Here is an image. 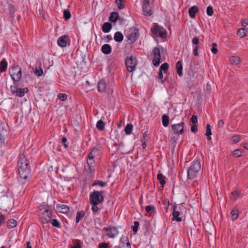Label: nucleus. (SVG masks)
<instances>
[{"instance_id": "obj_26", "label": "nucleus", "mask_w": 248, "mask_h": 248, "mask_svg": "<svg viewBox=\"0 0 248 248\" xmlns=\"http://www.w3.org/2000/svg\"><path fill=\"white\" fill-rule=\"evenodd\" d=\"M229 61L232 64L237 65L240 62V58L239 57L233 56L230 58Z\"/></svg>"}, {"instance_id": "obj_21", "label": "nucleus", "mask_w": 248, "mask_h": 248, "mask_svg": "<svg viewBox=\"0 0 248 248\" xmlns=\"http://www.w3.org/2000/svg\"><path fill=\"white\" fill-rule=\"evenodd\" d=\"M57 208L60 212L63 214L67 213L69 210V207L63 204L58 205Z\"/></svg>"}, {"instance_id": "obj_62", "label": "nucleus", "mask_w": 248, "mask_h": 248, "mask_svg": "<svg viewBox=\"0 0 248 248\" xmlns=\"http://www.w3.org/2000/svg\"><path fill=\"white\" fill-rule=\"evenodd\" d=\"M105 39L106 40V42H108L112 39V36L110 35H107Z\"/></svg>"}, {"instance_id": "obj_23", "label": "nucleus", "mask_w": 248, "mask_h": 248, "mask_svg": "<svg viewBox=\"0 0 248 248\" xmlns=\"http://www.w3.org/2000/svg\"><path fill=\"white\" fill-rule=\"evenodd\" d=\"M112 28L111 24L109 22H105L102 26V31L105 33L108 32Z\"/></svg>"}, {"instance_id": "obj_40", "label": "nucleus", "mask_w": 248, "mask_h": 248, "mask_svg": "<svg viewBox=\"0 0 248 248\" xmlns=\"http://www.w3.org/2000/svg\"><path fill=\"white\" fill-rule=\"evenodd\" d=\"M51 224L57 228H61V224L59 222V221L56 219H51L50 221Z\"/></svg>"}, {"instance_id": "obj_24", "label": "nucleus", "mask_w": 248, "mask_h": 248, "mask_svg": "<svg viewBox=\"0 0 248 248\" xmlns=\"http://www.w3.org/2000/svg\"><path fill=\"white\" fill-rule=\"evenodd\" d=\"M114 39L117 42H121L124 39V35L121 32L117 31L114 34Z\"/></svg>"}, {"instance_id": "obj_35", "label": "nucleus", "mask_w": 248, "mask_h": 248, "mask_svg": "<svg viewBox=\"0 0 248 248\" xmlns=\"http://www.w3.org/2000/svg\"><path fill=\"white\" fill-rule=\"evenodd\" d=\"M162 124L164 126L167 127L169 124V117L168 115H164L162 116Z\"/></svg>"}, {"instance_id": "obj_20", "label": "nucleus", "mask_w": 248, "mask_h": 248, "mask_svg": "<svg viewBox=\"0 0 248 248\" xmlns=\"http://www.w3.org/2000/svg\"><path fill=\"white\" fill-rule=\"evenodd\" d=\"M101 51L105 54H109L111 52V47L108 44H105L102 46Z\"/></svg>"}, {"instance_id": "obj_16", "label": "nucleus", "mask_w": 248, "mask_h": 248, "mask_svg": "<svg viewBox=\"0 0 248 248\" xmlns=\"http://www.w3.org/2000/svg\"><path fill=\"white\" fill-rule=\"evenodd\" d=\"M107 84L104 79L100 80L97 84V90L100 93H105L107 91Z\"/></svg>"}, {"instance_id": "obj_49", "label": "nucleus", "mask_w": 248, "mask_h": 248, "mask_svg": "<svg viewBox=\"0 0 248 248\" xmlns=\"http://www.w3.org/2000/svg\"><path fill=\"white\" fill-rule=\"evenodd\" d=\"M207 14L209 16H212L214 13V10L212 6H209L207 8Z\"/></svg>"}, {"instance_id": "obj_37", "label": "nucleus", "mask_w": 248, "mask_h": 248, "mask_svg": "<svg viewBox=\"0 0 248 248\" xmlns=\"http://www.w3.org/2000/svg\"><path fill=\"white\" fill-rule=\"evenodd\" d=\"M206 132L205 133V135L206 136L208 137L207 139L208 140H211V137L210 136L212 135V132L211 129V126L210 124H208L206 126Z\"/></svg>"}, {"instance_id": "obj_29", "label": "nucleus", "mask_w": 248, "mask_h": 248, "mask_svg": "<svg viewBox=\"0 0 248 248\" xmlns=\"http://www.w3.org/2000/svg\"><path fill=\"white\" fill-rule=\"evenodd\" d=\"M177 72L179 76L181 77L183 75V66L180 61H178L176 64Z\"/></svg>"}, {"instance_id": "obj_15", "label": "nucleus", "mask_w": 248, "mask_h": 248, "mask_svg": "<svg viewBox=\"0 0 248 248\" xmlns=\"http://www.w3.org/2000/svg\"><path fill=\"white\" fill-rule=\"evenodd\" d=\"M119 245L121 248H131V244L127 236H122Z\"/></svg>"}, {"instance_id": "obj_61", "label": "nucleus", "mask_w": 248, "mask_h": 248, "mask_svg": "<svg viewBox=\"0 0 248 248\" xmlns=\"http://www.w3.org/2000/svg\"><path fill=\"white\" fill-rule=\"evenodd\" d=\"M5 220V216L3 215H0V226Z\"/></svg>"}, {"instance_id": "obj_44", "label": "nucleus", "mask_w": 248, "mask_h": 248, "mask_svg": "<svg viewBox=\"0 0 248 248\" xmlns=\"http://www.w3.org/2000/svg\"><path fill=\"white\" fill-rule=\"evenodd\" d=\"M115 2L118 4V8L120 10H121L124 7L123 0H115Z\"/></svg>"}, {"instance_id": "obj_32", "label": "nucleus", "mask_w": 248, "mask_h": 248, "mask_svg": "<svg viewBox=\"0 0 248 248\" xmlns=\"http://www.w3.org/2000/svg\"><path fill=\"white\" fill-rule=\"evenodd\" d=\"M17 225L16 221L14 219H10L7 221V226L9 228H13Z\"/></svg>"}, {"instance_id": "obj_34", "label": "nucleus", "mask_w": 248, "mask_h": 248, "mask_svg": "<svg viewBox=\"0 0 248 248\" xmlns=\"http://www.w3.org/2000/svg\"><path fill=\"white\" fill-rule=\"evenodd\" d=\"M232 220H234L237 218L239 215V211L237 209H233L231 212Z\"/></svg>"}, {"instance_id": "obj_1", "label": "nucleus", "mask_w": 248, "mask_h": 248, "mask_svg": "<svg viewBox=\"0 0 248 248\" xmlns=\"http://www.w3.org/2000/svg\"><path fill=\"white\" fill-rule=\"evenodd\" d=\"M17 166L20 182L22 185H25L31 177V171L30 161L24 154L19 155Z\"/></svg>"}, {"instance_id": "obj_56", "label": "nucleus", "mask_w": 248, "mask_h": 248, "mask_svg": "<svg viewBox=\"0 0 248 248\" xmlns=\"http://www.w3.org/2000/svg\"><path fill=\"white\" fill-rule=\"evenodd\" d=\"M191 120L192 123L194 124L198 123L197 117L195 115H193L192 116Z\"/></svg>"}, {"instance_id": "obj_22", "label": "nucleus", "mask_w": 248, "mask_h": 248, "mask_svg": "<svg viewBox=\"0 0 248 248\" xmlns=\"http://www.w3.org/2000/svg\"><path fill=\"white\" fill-rule=\"evenodd\" d=\"M6 130L2 129L0 132V146H2L5 144V134Z\"/></svg>"}, {"instance_id": "obj_10", "label": "nucleus", "mask_w": 248, "mask_h": 248, "mask_svg": "<svg viewBox=\"0 0 248 248\" xmlns=\"http://www.w3.org/2000/svg\"><path fill=\"white\" fill-rule=\"evenodd\" d=\"M45 209V211L42 212V217L41 221L43 223H47L49 222L52 218V209L51 208Z\"/></svg>"}, {"instance_id": "obj_54", "label": "nucleus", "mask_w": 248, "mask_h": 248, "mask_svg": "<svg viewBox=\"0 0 248 248\" xmlns=\"http://www.w3.org/2000/svg\"><path fill=\"white\" fill-rule=\"evenodd\" d=\"M109 247L108 244L105 242L100 243L98 246V248H108Z\"/></svg>"}, {"instance_id": "obj_43", "label": "nucleus", "mask_w": 248, "mask_h": 248, "mask_svg": "<svg viewBox=\"0 0 248 248\" xmlns=\"http://www.w3.org/2000/svg\"><path fill=\"white\" fill-rule=\"evenodd\" d=\"M63 17L65 20H68L71 17V13L68 10H65L63 12Z\"/></svg>"}, {"instance_id": "obj_30", "label": "nucleus", "mask_w": 248, "mask_h": 248, "mask_svg": "<svg viewBox=\"0 0 248 248\" xmlns=\"http://www.w3.org/2000/svg\"><path fill=\"white\" fill-rule=\"evenodd\" d=\"M145 211L146 212H147L150 216L152 214H154L155 213V207L154 206H152V205H148V206H147L146 207H145Z\"/></svg>"}, {"instance_id": "obj_60", "label": "nucleus", "mask_w": 248, "mask_h": 248, "mask_svg": "<svg viewBox=\"0 0 248 248\" xmlns=\"http://www.w3.org/2000/svg\"><path fill=\"white\" fill-rule=\"evenodd\" d=\"M232 195L233 196H234V199H235L239 195V192L237 191H233L232 192Z\"/></svg>"}, {"instance_id": "obj_64", "label": "nucleus", "mask_w": 248, "mask_h": 248, "mask_svg": "<svg viewBox=\"0 0 248 248\" xmlns=\"http://www.w3.org/2000/svg\"><path fill=\"white\" fill-rule=\"evenodd\" d=\"M70 248H81V245L80 243H77L73 247H71Z\"/></svg>"}, {"instance_id": "obj_8", "label": "nucleus", "mask_w": 248, "mask_h": 248, "mask_svg": "<svg viewBox=\"0 0 248 248\" xmlns=\"http://www.w3.org/2000/svg\"><path fill=\"white\" fill-rule=\"evenodd\" d=\"M152 54L154 55V59L152 62L155 66H158L160 63V51L158 47H155L152 51Z\"/></svg>"}, {"instance_id": "obj_4", "label": "nucleus", "mask_w": 248, "mask_h": 248, "mask_svg": "<svg viewBox=\"0 0 248 248\" xmlns=\"http://www.w3.org/2000/svg\"><path fill=\"white\" fill-rule=\"evenodd\" d=\"M12 79L16 82L20 81L22 77V70L21 67L19 66H15L12 67L9 71Z\"/></svg>"}, {"instance_id": "obj_51", "label": "nucleus", "mask_w": 248, "mask_h": 248, "mask_svg": "<svg viewBox=\"0 0 248 248\" xmlns=\"http://www.w3.org/2000/svg\"><path fill=\"white\" fill-rule=\"evenodd\" d=\"M96 185H98L100 186L103 187V186H106L107 183L106 182H103L102 181H97L96 182H94L93 184V186H95Z\"/></svg>"}, {"instance_id": "obj_7", "label": "nucleus", "mask_w": 248, "mask_h": 248, "mask_svg": "<svg viewBox=\"0 0 248 248\" xmlns=\"http://www.w3.org/2000/svg\"><path fill=\"white\" fill-rule=\"evenodd\" d=\"M153 33L164 38L166 37V31L162 27L158 25H154V27L151 29Z\"/></svg>"}, {"instance_id": "obj_58", "label": "nucleus", "mask_w": 248, "mask_h": 248, "mask_svg": "<svg viewBox=\"0 0 248 248\" xmlns=\"http://www.w3.org/2000/svg\"><path fill=\"white\" fill-rule=\"evenodd\" d=\"M191 130L192 132L195 133L198 130L197 126L196 124H193L191 126Z\"/></svg>"}, {"instance_id": "obj_6", "label": "nucleus", "mask_w": 248, "mask_h": 248, "mask_svg": "<svg viewBox=\"0 0 248 248\" xmlns=\"http://www.w3.org/2000/svg\"><path fill=\"white\" fill-rule=\"evenodd\" d=\"M125 63L127 70L129 72H132L136 68L137 64V59L132 55L127 56L125 60Z\"/></svg>"}, {"instance_id": "obj_13", "label": "nucleus", "mask_w": 248, "mask_h": 248, "mask_svg": "<svg viewBox=\"0 0 248 248\" xmlns=\"http://www.w3.org/2000/svg\"><path fill=\"white\" fill-rule=\"evenodd\" d=\"M142 11L143 14L146 16H151L153 14L152 11L150 7V2L148 0H144L142 4Z\"/></svg>"}, {"instance_id": "obj_11", "label": "nucleus", "mask_w": 248, "mask_h": 248, "mask_svg": "<svg viewBox=\"0 0 248 248\" xmlns=\"http://www.w3.org/2000/svg\"><path fill=\"white\" fill-rule=\"evenodd\" d=\"M184 122H181L177 124H172L171 128L173 132V134H182L184 133Z\"/></svg>"}, {"instance_id": "obj_25", "label": "nucleus", "mask_w": 248, "mask_h": 248, "mask_svg": "<svg viewBox=\"0 0 248 248\" xmlns=\"http://www.w3.org/2000/svg\"><path fill=\"white\" fill-rule=\"evenodd\" d=\"M118 13L116 12H113L110 14V16L109 17V20L111 22L116 23L118 20Z\"/></svg>"}, {"instance_id": "obj_19", "label": "nucleus", "mask_w": 248, "mask_h": 248, "mask_svg": "<svg viewBox=\"0 0 248 248\" xmlns=\"http://www.w3.org/2000/svg\"><path fill=\"white\" fill-rule=\"evenodd\" d=\"M199 12L198 7L197 6H193L190 7L188 10V13L189 16L191 18H194L196 16V14Z\"/></svg>"}, {"instance_id": "obj_14", "label": "nucleus", "mask_w": 248, "mask_h": 248, "mask_svg": "<svg viewBox=\"0 0 248 248\" xmlns=\"http://www.w3.org/2000/svg\"><path fill=\"white\" fill-rule=\"evenodd\" d=\"M11 89L13 94L15 93L16 96L19 97H23L25 95V93L28 92V89L27 88L18 89L15 86H11Z\"/></svg>"}, {"instance_id": "obj_17", "label": "nucleus", "mask_w": 248, "mask_h": 248, "mask_svg": "<svg viewBox=\"0 0 248 248\" xmlns=\"http://www.w3.org/2000/svg\"><path fill=\"white\" fill-rule=\"evenodd\" d=\"M68 40V35H63L58 38L57 41L58 45L62 47H64L67 46Z\"/></svg>"}, {"instance_id": "obj_50", "label": "nucleus", "mask_w": 248, "mask_h": 248, "mask_svg": "<svg viewBox=\"0 0 248 248\" xmlns=\"http://www.w3.org/2000/svg\"><path fill=\"white\" fill-rule=\"evenodd\" d=\"M240 136L239 135H234L232 137V140L233 143H236L240 140Z\"/></svg>"}, {"instance_id": "obj_63", "label": "nucleus", "mask_w": 248, "mask_h": 248, "mask_svg": "<svg viewBox=\"0 0 248 248\" xmlns=\"http://www.w3.org/2000/svg\"><path fill=\"white\" fill-rule=\"evenodd\" d=\"M248 25V21L246 20H243L242 22V25L243 26V27H246L247 25Z\"/></svg>"}, {"instance_id": "obj_36", "label": "nucleus", "mask_w": 248, "mask_h": 248, "mask_svg": "<svg viewBox=\"0 0 248 248\" xmlns=\"http://www.w3.org/2000/svg\"><path fill=\"white\" fill-rule=\"evenodd\" d=\"M157 178L158 180L159 181L160 184L162 186H164V185L166 183V181L164 179V178L163 177V175L162 173H159L157 175Z\"/></svg>"}, {"instance_id": "obj_3", "label": "nucleus", "mask_w": 248, "mask_h": 248, "mask_svg": "<svg viewBox=\"0 0 248 248\" xmlns=\"http://www.w3.org/2000/svg\"><path fill=\"white\" fill-rule=\"evenodd\" d=\"M125 35L130 41L131 44L134 43L139 35V30L135 28H129L125 31Z\"/></svg>"}, {"instance_id": "obj_28", "label": "nucleus", "mask_w": 248, "mask_h": 248, "mask_svg": "<svg viewBox=\"0 0 248 248\" xmlns=\"http://www.w3.org/2000/svg\"><path fill=\"white\" fill-rule=\"evenodd\" d=\"M7 62L5 59L2 60L0 62V71L1 72H5L7 68Z\"/></svg>"}, {"instance_id": "obj_46", "label": "nucleus", "mask_w": 248, "mask_h": 248, "mask_svg": "<svg viewBox=\"0 0 248 248\" xmlns=\"http://www.w3.org/2000/svg\"><path fill=\"white\" fill-rule=\"evenodd\" d=\"M139 225H140V224L138 221H134V226L132 227V230H133V232H134V233H137Z\"/></svg>"}, {"instance_id": "obj_18", "label": "nucleus", "mask_w": 248, "mask_h": 248, "mask_svg": "<svg viewBox=\"0 0 248 248\" xmlns=\"http://www.w3.org/2000/svg\"><path fill=\"white\" fill-rule=\"evenodd\" d=\"M176 207L175 206H173V212H172V216L173 217L172 218V220H176L177 222H180L182 221V217H179L180 213L179 211H176Z\"/></svg>"}, {"instance_id": "obj_38", "label": "nucleus", "mask_w": 248, "mask_h": 248, "mask_svg": "<svg viewBox=\"0 0 248 248\" xmlns=\"http://www.w3.org/2000/svg\"><path fill=\"white\" fill-rule=\"evenodd\" d=\"M133 129V125L131 124H127L124 128V131L126 134L129 135L131 133Z\"/></svg>"}, {"instance_id": "obj_33", "label": "nucleus", "mask_w": 248, "mask_h": 248, "mask_svg": "<svg viewBox=\"0 0 248 248\" xmlns=\"http://www.w3.org/2000/svg\"><path fill=\"white\" fill-rule=\"evenodd\" d=\"M85 216V213L83 211H81L79 212H78L76 216V223H78L82 218Z\"/></svg>"}, {"instance_id": "obj_48", "label": "nucleus", "mask_w": 248, "mask_h": 248, "mask_svg": "<svg viewBox=\"0 0 248 248\" xmlns=\"http://www.w3.org/2000/svg\"><path fill=\"white\" fill-rule=\"evenodd\" d=\"M217 46V44L216 43L212 44V48L211 49V51L214 54H216L218 52Z\"/></svg>"}, {"instance_id": "obj_55", "label": "nucleus", "mask_w": 248, "mask_h": 248, "mask_svg": "<svg viewBox=\"0 0 248 248\" xmlns=\"http://www.w3.org/2000/svg\"><path fill=\"white\" fill-rule=\"evenodd\" d=\"M192 44L194 45L197 46V45L199 43V39L197 37H195L192 39Z\"/></svg>"}, {"instance_id": "obj_27", "label": "nucleus", "mask_w": 248, "mask_h": 248, "mask_svg": "<svg viewBox=\"0 0 248 248\" xmlns=\"http://www.w3.org/2000/svg\"><path fill=\"white\" fill-rule=\"evenodd\" d=\"M41 66V62H39L37 67H36V69L34 71L35 74L39 77H41L43 74V70Z\"/></svg>"}, {"instance_id": "obj_45", "label": "nucleus", "mask_w": 248, "mask_h": 248, "mask_svg": "<svg viewBox=\"0 0 248 248\" xmlns=\"http://www.w3.org/2000/svg\"><path fill=\"white\" fill-rule=\"evenodd\" d=\"M169 64L168 63L165 62V63H163L161 65L159 70H160L161 71H163L165 72L169 69Z\"/></svg>"}, {"instance_id": "obj_47", "label": "nucleus", "mask_w": 248, "mask_h": 248, "mask_svg": "<svg viewBox=\"0 0 248 248\" xmlns=\"http://www.w3.org/2000/svg\"><path fill=\"white\" fill-rule=\"evenodd\" d=\"M242 151L240 149H236L232 152V155L235 157H240L241 156Z\"/></svg>"}, {"instance_id": "obj_5", "label": "nucleus", "mask_w": 248, "mask_h": 248, "mask_svg": "<svg viewBox=\"0 0 248 248\" xmlns=\"http://www.w3.org/2000/svg\"><path fill=\"white\" fill-rule=\"evenodd\" d=\"M102 191H94L90 196V203L99 204L104 201V196Z\"/></svg>"}, {"instance_id": "obj_9", "label": "nucleus", "mask_w": 248, "mask_h": 248, "mask_svg": "<svg viewBox=\"0 0 248 248\" xmlns=\"http://www.w3.org/2000/svg\"><path fill=\"white\" fill-rule=\"evenodd\" d=\"M96 152H97V149L96 148H93L91 152L89 153L87 158V164L91 172L94 170V169L92 168V165L94 162V154Z\"/></svg>"}, {"instance_id": "obj_52", "label": "nucleus", "mask_w": 248, "mask_h": 248, "mask_svg": "<svg viewBox=\"0 0 248 248\" xmlns=\"http://www.w3.org/2000/svg\"><path fill=\"white\" fill-rule=\"evenodd\" d=\"M58 97L62 101H64L67 98V95L65 93H60L58 95Z\"/></svg>"}, {"instance_id": "obj_2", "label": "nucleus", "mask_w": 248, "mask_h": 248, "mask_svg": "<svg viewBox=\"0 0 248 248\" xmlns=\"http://www.w3.org/2000/svg\"><path fill=\"white\" fill-rule=\"evenodd\" d=\"M201 163L198 159L194 160L187 170V178L193 179L195 178L201 170Z\"/></svg>"}, {"instance_id": "obj_59", "label": "nucleus", "mask_w": 248, "mask_h": 248, "mask_svg": "<svg viewBox=\"0 0 248 248\" xmlns=\"http://www.w3.org/2000/svg\"><path fill=\"white\" fill-rule=\"evenodd\" d=\"M224 121L222 120H220L218 121V128H222L224 126Z\"/></svg>"}, {"instance_id": "obj_53", "label": "nucleus", "mask_w": 248, "mask_h": 248, "mask_svg": "<svg viewBox=\"0 0 248 248\" xmlns=\"http://www.w3.org/2000/svg\"><path fill=\"white\" fill-rule=\"evenodd\" d=\"M40 211H45V209H47V208L50 209L51 208L50 206H48L47 205H41L39 207Z\"/></svg>"}, {"instance_id": "obj_57", "label": "nucleus", "mask_w": 248, "mask_h": 248, "mask_svg": "<svg viewBox=\"0 0 248 248\" xmlns=\"http://www.w3.org/2000/svg\"><path fill=\"white\" fill-rule=\"evenodd\" d=\"M199 48V46H196L193 49V54L195 56H198V49Z\"/></svg>"}, {"instance_id": "obj_12", "label": "nucleus", "mask_w": 248, "mask_h": 248, "mask_svg": "<svg viewBox=\"0 0 248 248\" xmlns=\"http://www.w3.org/2000/svg\"><path fill=\"white\" fill-rule=\"evenodd\" d=\"M104 230L107 232L106 235L110 238H114L119 233L118 229L115 227L109 226L104 228Z\"/></svg>"}, {"instance_id": "obj_39", "label": "nucleus", "mask_w": 248, "mask_h": 248, "mask_svg": "<svg viewBox=\"0 0 248 248\" xmlns=\"http://www.w3.org/2000/svg\"><path fill=\"white\" fill-rule=\"evenodd\" d=\"M179 135H180L178 134H173V136H171V141L174 146H175L176 145L177 141L179 137Z\"/></svg>"}, {"instance_id": "obj_31", "label": "nucleus", "mask_w": 248, "mask_h": 248, "mask_svg": "<svg viewBox=\"0 0 248 248\" xmlns=\"http://www.w3.org/2000/svg\"><path fill=\"white\" fill-rule=\"evenodd\" d=\"M105 124L101 120H99L96 124V128L100 131H102L104 129Z\"/></svg>"}, {"instance_id": "obj_41", "label": "nucleus", "mask_w": 248, "mask_h": 248, "mask_svg": "<svg viewBox=\"0 0 248 248\" xmlns=\"http://www.w3.org/2000/svg\"><path fill=\"white\" fill-rule=\"evenodd\" d=\"M237 34L241 38L245 36L246 35L245 29L244 28L239 29L237 31Z\"/></svg>"}, {"instance_id": "obj_42", "label": "nucleus", "mask_w": 248, "mask_h": 248, "mask_svg": "<svg viewBox=\"0 0 248 248\" xmlns=\"http://www.w3.org/2000/svg\"><path fill=\"white\" fill-rule=\"evenodd\" d=\"M92 205V210L93 212V214H95L99 210V208L97 206L98 204L97 203H91Z\"/></svg>"}]
</instances>
